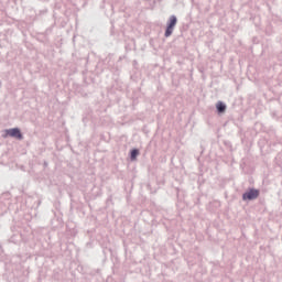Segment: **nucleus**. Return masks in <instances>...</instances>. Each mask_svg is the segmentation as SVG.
I'll return each instance as SVG.
<instances>
[{
    "label": "nucleus",
    "instance_id": "obj_3",
    "mask_svg": "<svg viewBox=\"0 0 282 282\" xmlns=\"http://www.w3.org/2000/svg\"><path fill=\"white\" fill-rule=\"evenodd\" d=\"M259 197V191L258 189H249L242 195V199L246 202H252V199H257Z\"/></svg>",
    "mask_w": 282,
    "mask_h": 282
},
{
    "label": "nucleus",
    "instance_id": "obj_6",
    "mask_svg": "<svg viewBox=\"0 0 282 282\" xmlns=\"http://www.w3.org/2000/svg\"><path fill=\"white\" fill-rule=\"evenodd\" d=\"M0 87H1V82H0Z\"/></svg>",
    "mask_w": 282,
    "mask_h": 282
},
{
    "label": "nucleus",
    "instance_id": "obj_2",
    "mask_svg": "<svg viewBox=\"0 0 282 282\" xmlns=\"http://www.w3.org/2000/svg\"><path fill=\"white\" fill-rule=\"evenodd\" d=\"M175 25H177V17L171 15L167 20V26L165 30V36L169 39L171 34H173V31L175 30Z\"/></svg>",
    "mask_w": 282,
    "mask_h": 282
},
{
    "label": "nucleus",
    "instance_id": "obj_4",
    "mask_svg": "<svg viewBox=\"0 0 282 282\" xmlns=\"http://www.w3.org/2000/svg\"><path fill=\"white\" fill-rule=\"evenodd\" d=\"M216 109H217L218 113H225L226 112V104L218 101L216 104Z\"/></svg>",
    "mask_w": 282,
    "mask_h": 282
},
{
    "label": "nucleus",
    "instance_id": "obj_1",
    "mask_svg": "<svg viewBox=\"0 0 282 282\" xmlns=\"http://www.w3.org/2000/svg\"><path fill=\"white\" fill-rule=\"evenodd\" d=\"M2 138H13V140H23V132L19 128H9L2 131Z\"/></svg>",
    "mask_w": 282,
    "mask_h": 282
},
{
    "label": "nucleus",
    "instance_id": "obj_5",
    "mask_svg": "<svg viewBox=\"0 0 282 282\" xmlns=\"http://www.w3.org/2000/svg\"><path fill=\"white\" fill-rule=\"evenodd\" d=\"M138 155H140V151H138V150H132L130 158H131L132 161H135L137 158H138Z\"/></svg>",
    "mask_w": 282,
    "mask_h": 282
}]
</instances>
